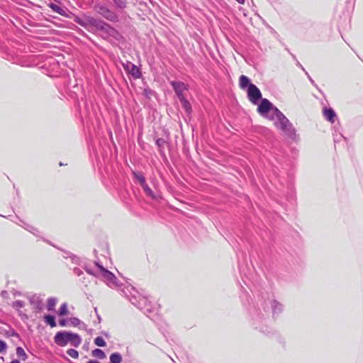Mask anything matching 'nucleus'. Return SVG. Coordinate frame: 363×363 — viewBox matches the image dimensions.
I'll return each instance as SVG.
<instances>
[{
	"label": "nucleus",
	"mask_w": 363,
	"mask_h": 363,
	"mask_svg": "<svg viewBox=\"0 0 363 363\" xmlns=\"http://www.w3.org/2000/svg\"><path fill=\"white\" fill-rule=\"evenodd\" d=\"M133 175L135 178L138 181L141 186L143 187L144 191L148 196L149 197L152 198V199L157 200L161 199L160 195L155 194L152 189L147 186V184L145 182V177L138 172H133Z\"/></svg>",
	"instance_id": "39448f33"
},
{
	"label": "nucleus",
	"mask_w": 363,
	"mask_h": 363,
	"mask_svg": "<svg viewBox=\"0 0 363 363\" xmlns=\"http://www.w3.org/2000/svg\"><path fill=\"white\" fill-rule=\"evenodd\" d=\"M92 355L99 359H104L106 357L105 353L100 349H95L92 351Z\"/></svg>",
	"instance_id": "f3484780"
},
{
	"label": "nucleus",
	"mask_w": 363,
	"mask_h": 363,
	"mask_svg": "<svg viewBox=\"0 0 363 363\" xmlns=\"http://www.w3.org/2000/svg\"><path fill=\"white\" fill-rule=\"evenodd\" d=\"M6 344L4 341L0 340V353L4 352L6 350Z\"/></svg>",
	"instance_id": "b1692460"
},
{
	"label": "nucleus",
	"mask_w": 363,
	"mask_h": 363,
	"mask_svg": "<svg viewBox=\"0 0 363 363\" xmlns=\"http://www.w3.org/2000/svg\"><path fill=\"white\" fill-rule=\"evenodd\" d=\"M48 6L56 13L60 14V15H65V10L61 8L59 5L55 4H50Z\"/></svg>",
	"instance_id": "ddd939ff"
},
{
	"label": "nucleus",
	"mask_w": 363,
	"mask_h": 363,
	"mask_svg": "<svg viewBox=\"0 0 363 363\" xmlns=\"http://www.w3.org/2000/svg\"><path fill=\"white\" fill-rule=\"evenodd\" d=\"M238 3L243 4L245 2V0H236Z\"/></svg>",
	"instance_id": "c756f323"
},
{
	"label": "nucleus",
	"mask_w": 363,
	"mask_h": 363,
	"mask_svg": "<svg viewBox=\"0 0 363 363\" xmlns=\"http://www.w3.org/2000/svg\"><path fill=\"white\" fill-rule=\"evenodd\" d=\"M179 101L182 103V107L185 109V111L188 113H190L191 111V106L190 103L185 98H182Z\"/></svg>",
	"instance_id": "2eb2a0df"
},
{
	"label": "nucleus",
	"mask_w": 363,
	"mask_h": 363,
	"mask_svg": "<svg viewBox=\"0 0 363 363\" xmlns=\"http://www.w3.org/2000/svg\"><path fill=\"white\" fill-rule=\"evenodd\" d=\"M45 322L49 324L51 327H55L56 325L55 318L52 315H46L45 317Z\"/></svg>",
	"instance_id": "6ab92c4d"
},
{
	"label": "nucleus",
	"mask_w": 363,
	"mask_h": 363,
	"mask_svg": "<svg viewBox=\"0 0 363 363\" xmlns=\"http://www.w3.org/2000/svg\"><path fill=\"white\" fill-rule=\"evenodd\" d=\"M324 117L330 123H334L336 117L335 111L332 108H324Z\"/></svg>",
	"instance_id": "9b49d317"
},
{
	"label": "nucleus",
	"mask_w": 363,
	"mask_h": 363,
	"mask_svg": "<svg viewBox=\"0 0 363 363\" xmlns=\"http://www.w3.org/2000/svg\"><path fill=\"white\" fill-rule=\"evenodd\" d=\"M121 361H122V357L118 352L113 353L110 356V362H111V363H121Z\"/></svg>",
	"instance_id": "4468645a"
},
{
	"label": "nucleus",
	"mask_w": 363,
	"mask_h": 363,
	"mask_svg": "<svg viewBox=\"0 0 363 363\" xmlns=\"http://www.w3.org/2000/svg\"><path fill=\"white\" fill-rule=\"evenodd\" d=\"M71 321L74 325H77L79 323V320L77 318H72Z\"/></svg>",
	"instance_id": "393cba45"
},
{
	"label": "nucleus",
	"mask_w": 363,
	"mask_h": 363,
	"mask_svg": "<svg viewBox=\"0 0 363 363\" xmlns=\"http://www.w3.org/2000/svg\"><path fill=\"white\" fill-rule=\"evenodd\" d=\"M55 342L61 347H64L68 343L72 346L78 347L81 343V338L77 334L59 332L55 336Z\"/></svg>",
	"instance_id": "f03ea898"
},
{
	"label": "nucleus",
	"mask_w": 363,
	"mask_h": 363,
	"mask_svg": "<svg viewBox=\"0 0 363 363\" xmlns=\"http://www.w3.org/2000/svg\"><path fill=\"white\" fill-rule=\"evenodd\" d=\"M277 306H279V308H278V309H279V310H281V305H279V304H278V303H274V308H277Z\"/></svg>",
	"instance_id": "cd10ccee"
},
{
	"label": "nucleus",
	"mask_w": 363,
	"mask_h": 363,
	"mask_svg": "<svg viewBox=\"0 0 363 363\" xmlns=\"http://www.w3.org/2000/svg\"><path fill=\"white\" fill-rule=\"evenodd\" d=\"M68 313V309L66 303H63L59 311V315H65Z\"/></svg>",
	"instance_id": "412c9836"
},
{
	"label": "nucleus",
	"mask_w": 363,
	"mask_h": 363,
	"mask_svg": "<svg viewBox=\"0 0 363 363\" xmlns=\"http://www.w3.org/2000/svg\"><path fill=\"white\" fill-rule=\"evenodd\" d=\"M94 343L99 347H105L106 345L105 340L101 337H96L94 340Z\"/></svg>",
	"instance_id": "aec40b11"
},
{
	"label": "nucleus",
	"mask_w": 363,
	"mask_h": 363,
	"mask_svg": "<svg viewBox=\"0 0 363 363\" xmlns=\"http://www.w3.org/2000/svg\"><path fill=\"white\" fill-rule=\"evenodd\" d=\"M99 19H96L94 17L89 16H84L82 17L76 16L74 21L79 25L84 27L85 28L90 30L96 28Z\"/></svg>",
	"instance_id": "423d86ee"
},
{
	"label": "nucleus",
	"mask_w": 363,
	"mask_h": 363,
	"mask_svg": "<svg viewBox=\"0 0 363 363\" xmlns=\"http://www.w3.org/2000/svg\"><path fill=\"white\" fill-rule=\"evenodd\" d=\"M16 354L18 355V357H21L23 360H26L28 357L24 350L21 347H18L16 348Z\"/></svg>",
	"instance_id": "a211bd4d"
},
{
	"label": "nucleus",
	"mask_w": 363,
	"mask_h": 363,
	"mask_svg": "<svg viewBox=\"0 0 363 363\" xmlns=\"http://www.w3.org/2000/svg\"><path fill=\"white\" fill-rule=\"evenodd\" d=\"M171 84L179 100L182 98H185L184 92L188 89L186 84L181 82H172Z\"/></svg>",
	"instance_id": "1a4fd4ad"
},
{
	"label": "nucleus",
	"mask_w": 363,
	"mask_h": 363,
	"mask_svg": "<svg viewBox=\"0 0 363 363\" xmlns=\"http://www.w3.org/2000/svg\"><path fill=\"white\" fill-rule=\"evenodd\" d=\"M247 96L249 100L253 104H258V102L262 99V94L259 89L253 84H249L247 89Z\"/></svg>",
	"instance_id": "0eeeda50"
},
{
	"label": "nucleus",
	"mask_w": 363,
	"mask_h": 363,
	"mask_svg": "<svg viewBox=\"0 0 363 363\" xmlns=\"http://www.w3.org/2000/svg\"><path fill=\"white\" fill-rule=\"evenodd\" d=\"M94 11L111 22H118L119 20L118 16L113 11L101 4H96Z\"/></svg>",
	"instance_id": "20e7f679"
},
{
	"label": "nucleus",
	"mask_w": 363,
	"mask_h": 363,
	"mask_svg": "<svg viewBox=\"0 0 363 363\" xmlns=\"http://www.w3.org/2000/svg\"><path fill=\"white\" fill-rule=\"evenodd\" d=\"M239 84L241 89H244L245 88L249 87L250 79L247 77L245 75H241L239 79Z\"/></svg>",
	"instance_id": "f8f14e48"
},
{
	"label": "nucleus",
	"mask_w": 363,
	"mask_h": 363,
	"mask_svg": "<svg viewBox=\"0 0 363 363\" xmlns=\"http://www.w3.org/2000/svg\"><path fill=\"white\" fill-rule=\"evenodd\" d=\"M10 363H20L18 360H13Z\"/></svg>",
	"instance_id": "7c9ffc66"
},
{
	"label": "nucleus",
	"mask_w": 363,
	"mask_h": 363,
	"mask_svg": "<svg viewBox=\"0 0 363 363\" xmlns=\"http://www.w3.org/2000/svg\"><path fill=\"white\" fill-rule=\"evenodd\" d=\"M16 305L17 306L22 307V306H23V303H22L21 301H17V302L16 303Z\"/></svg>",
	"instance_id": "bb28decb"
},
{
	"label": "nucleus",
	"mask_w": 363,
	"mask_h": 363,
	"mask_svg": "<svg viewBox=\"0 0 363 363\" xmlns=\"http://www.w3.org/2000/svg\"><path fill=\"white\" fill-rule=\"evenodd\" d=\"M95 29L101 30L108 35L117 38L118 33L116 29L103 21L99 20Z\"/></svg>",
	"instance_id": "6e6552de"
},
{
	"label": "nucleus",
	"mask_w": 363,
	"mask_h": 363,
	"mask_svg": "<svg viewBox=\"0 0 363 363\" xmlns=\"http://www.w3.org/2000/svg\"><path fill=\"white\" fill-rule=\"evenodd\" d=\"M88 272L96 277L104 279L108 284H116V276L100 265H97V269L95 272L88 271Z\"/></svg>",
	"instance_id": "7ed1b4c3"
},
{
	"label": "nucleus",
	"mask_w": 363,
	"mask_h": 363,
	"mask_svg": "<svg viewBox=\"0 0 363 363\" xmlns=\"http://www.w3.org/2000/svg\"><path fill=\"white\" fill-rule=\"evenodd\" d=\"M257 111L262 116L273 121L274 126L281 130L285 135L293 140L296 139V132L290 121L268 99H261Z\"/></svg>",
	"instance_id": "f257e3e1"
},
{
	"label": "nucleus",
	"mask_w": 363,
	"mask_h": 363,
	"mask_svg": "<svg viewBox=\"0 0 363 363\" xmlns=\"http://www.w3.org/2000/svg\"><path fill=\"white\" fill-rule=\"evenodd\" d=\"M67 353L72 358H77L79 356V353L77 350L74 349H69L67 350Z\"/></svg>",
	"instance_id": "5701e85b"
},
{
	"label": "nucleus",
	"mask_w": 363,
	"mask_h": 363,
	"mask_svg": "<svg viewBox=\"0 0 363 363\" xmlns=\"http://www.w3.org/2000/svg\"><path fill=\"white\" fill-rule=\"evenodd\" d=\"M59 323H60V325L61 326H65L66 325V320H61Z\"/></svg>",
	"instance_id": "a878e982"
},
{
	"label": "nucleus",
	"mask_w": 363,
	"mask_h": 363,
	"mask_svg": "<svg viewBox=\"0 0 363 363\" xmlns=\"http://www.w3.org/2000/svg\"><path fill=\"white\" fill-rule=\"evenodd\" d=\"M113 1L121 9H123L126 6V0H113Z\"/></svg>",
	"instance_id": "4be33fe9"
},
{
	"label": "nucleus",
	"mask_w": 363,
	"mask_h": 363,
	"mask_svg": "<svg viewBox=\"0 0 363 363\" xmlns=\"http://www.w3.org/2000/svg\"><path fill=\"white\" fill-rule=\"evenodd\" d=\"M87 363H100V362H99L98 361H96V360H91V361H89Z\"/></svg>",
	"instance_id": "c85d7f7f"
},
{
	"label": "nucleus",
	"mask_w": 363,
	"mask_h": 363,
	"mask_svg": "<svg viewBox=\"0 0 363 363\" xmlns=\"http://www.w3.org/2000/svg\"><path fill=\"white\" fill-rule=\"evenodd\" d=\"M57 303V299L55 298H50L48 300L47 308L48 311H53Z\"/></svg>",
	"instance_id": "dca6fc26"
},
{
	"label": "nucleus",
	"mask_w": 363,
	"mask_h": 363,
	"mask_svg": "<svg viewBox=\"0 0 363 363\" xmlns=\"http://www.w3.org/2000/svg\"><path fill=\"white\" fill-rule=\"evenodd\" d=\"M124 69L129 74H130L134 78L138 79L140 77L141 73L139 68L130 62L123 63Z\"/></svg>",
	"instance_id": "9d476101"
}]
</instances>
